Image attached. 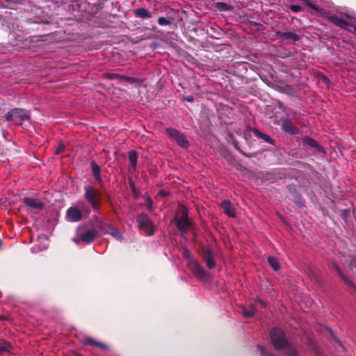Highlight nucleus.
<instances>
[{
    "mask_svg": "<svg viewBox=\"0 0 356 356\" xmlns=\"http://www.w3.org/2000/svg\"><path fill=\"white\" fill-rule=\"evenodd\" d=\"M129 160L131 167L135 168L137 165V154L135 151L131 150L129 152Z\"/></svg>",
    "mask_w": 356,
    "mask_h": 356,
    "instance_id": "obj_19",
    "label": "nucleus"
},
{
    "mask_svg": "<svg viewBox=\"0 0 356 356\" xmlns=\"http://www.w3.org/2000/svg\"><path fill=\"white\" fill-rule=\"evenodd\" d=\"M268 261L270 266L275 270H278L280 268V265L278 261L273 257H268Z\"/></svg>",
    "mask_w": 356,
    "mask_h": 356,
    "instance_id": "obj_23",
    "label": "nucleus"
},
{
    "mask_svg": "<svg viewBox=\"0 0 356 356\" xmlns=\"http://www.w3.org/2000/svg\"><path fill=\"white\" fill-rule=\"evenodd\" d=\"M302 4L307 7L308 10L312 13H316L320 12V8L311 3L309 0H302Z\"/></svg>",
    "mask_w": 356,
    "mask_h": 356,
    "instance_id": "obj_15",
    "label": "nucleus"
},
{
    "mask_svg": "<svg viewBox=\"0 0 356 356\" xmlns=\"http://www.w3.org/2000/svg\"><path fill=\"white\" fill-rule=\"evenodd\" d=\"M336 270L338 271L339 274L341 275L340 270L337 266H336Z\"/></svg>",
    "mask_w": 356,
    "mask_h": 356,
    "instance_id": "obj_41",
    "label": "nucleus"
},
{
    "mask_svg": "<svg viewBox=\"0 0 356 356\" xmlns=\"http://www.w3.org/2000/svg\"><path fill=\"white\" fill-rule=\"evenodd\" d=\"M91 165H92V173H93L95 179H99V172H100L99 167L94 162H92Z\"/></svg>",
    "mask_w": 356,
    "mask_h": 356,
    "instance_id": "obj_28",
    "label": "nucleus"
},
{
    "mask_svg": "<svg viewBox=\"0 0 356 356\" xmlns=\"http://www.w3.org/2000/svg\"><path fill=\"white\" fill-rule=\"evenodd\" d=\"M287 356H298V355H297L296 351L293 348L289 347V348H287Z\"/></svg>",
    "mask_w": 356,
    "mask_h": 356,
    "instance_id": "obj_33",
    "label": "nucleus"
},
{
    "mask_svg": "<svg viewBox=\"0 0 356 356\" xmlns=\"http://www.w3.org/2000/svg\"><path fill=\"white\" fill-rule=\"evenodd\" d=\"M10 344L4 340H0V353L9 351Z\"/></svg>",
    "mask_w": 356,
    "mask_h": 356,
    "instance_id": "obj_29",
    "label": "nucleus"
},
{
    "mask_svg": "<svg viewBox=\"0 0 356 356\" xmlns=\"http://www.w3.org/2000/svg\"><path fill=\"white\" fill-rule=\"evenodd\" d=\"M29 118V112L24 109L20 108L12 109L6 115V120L15 124H19L21 121L28 120Z\"/></svg>",
    "mask_w": 356,
    "mask_h": 356,
    "instance_id": "obj_3",
    "label": "nucleus"
},
{
    "mask_svg": "<svg viewBox=\"0 0 356 356\" xmlns=\"http://www.w3.org/2000/svg\"><path fill=\"white\" fill-rule=\"evenodd\" d=\"M175 141L178 143L179 145H180L183 147H188V143L186 137L181 134H180L179 135V136L177 137V138Z\"/></svg>",
    "mask_w": 356,
    "mask_h": 356,
    "instance_id": "obj_21",
    "label": "nucleus"
},
{
    "mask_svg": "<svg viewBox=\"0 0 356 356\" xmlns=\"http://www.w3.org/2000/svg\"><path fill=\"white\" fill-rule=\"evenodd\" d=\"M258 348H259L260 350V352H261V356H273V355L271 354H268L265 348L262 346H258Z\"/></svg>",
    "mask_w": 356,
    "mask_h": 356,
    "instance_id": "obj_34",
    "label": "nucleus"
},
{
    "mask_svg": "<svg viewBox=\"0 0 356 356\" xmlns=\"http://www.w3.org/2000/svg\"><path fill=\"white\" fill-rule=\"evenodd\" d=\"M167 133L169 137L174 140H176L177 137L180 134V133L178 131L174 129H168Z\"/></svg>",
    "mask_w": 356,
    "mask_h": 356,
    "instance_id": "obj_26",
    "label": "nucleus"
},
{
    "mask_svg": "<svg viewBox=\"0 0 356 356\" xmlns=\"http://www.w3.org/2000/svg\"><path fill=\"white\" fill-rule=\"evenodd\" d=\"M304 143L312 147H318V142L311 138L305 137L303 140Z\"/></svg>",
    "mask_w": 356,
    "mask_h": 356,
    "instance_id": "obj_22",
    "label": "nucleus"
},
{
    "mask_svg": "<svg viewBox=\"0 0 356 356\" xmlns=\"http://www.w3.org/2000/svg\"><path fill=\"white\" fill-rule=\"evenodd\" d=\"M144 198H145V202H146V204L147 205V208L149 209H152V201L150 199V197L147 196V197H145Z\"/></svg>",
    "mask_w": 356,
    "mask_h": 356,
    "instance_id": "obj_35",
    "label": "nucleus"
},
{
    "mask_svg": "<svg viewBox=\"0 0 356 356\" xmlns=\"http://www.w3.org/2000/svg\"><path fill=\"white\" fill-rule=\"evenodd\" d=\"M216 8L220 11H228L231 10V7L229 6L222 2L216 3Z\"/></svg>",
    "mask_w": 356,
    "mask_h": 356,
    "instance_id": "obj_24",
    "label": "nucleus"
},
{
    "mask_svg": "<svg viewBox=\"0 0 356 356\" xmlns=\"http://www.w3.org/2000/svg\"><path fill=\"white\" fill-rule=\"evenodd\" d=\"M85 343L88 344V345H92V346H100L101 348H102L104 349H106L107 348L106 345L101 343L92 338H86L85 339Z\"/></svg>",
    "mask_w": 356,
    "mask_h": 356,
    "instance_id": "obj_20",
    "label": "nucleus"
},
{
    "mask_svg": "<svg viewBox=\"0 0 356 356\" xmlns=\"http://www.w3.org/2000/svg\"><path fill=\"white\" fill-rule=\"evenodd\" d=\"M343 280H344V281L346 282V284H352V282H350V280H348V278H346V277H343Z\"/></svg>",
    "mask_w": 356,
    "mask_h": 356,
    "instance_id": "obj_38",
    "label": "nucleus"
},
{
    "mask_svg": "<svg viewBox=\"0 0 356 356\" xmlns=\"http://www.w3.org/2000/svg\"><path fill=\"white\" fill-rule=\"evenodd\" d=\"M259 302L261 305H262L263 306H265V303L263 300H259Z\"/></svg>",
    "mask_w": 356,
    "mask_h": 356,
    "instance_id": "obj_39",
    "label": "nucleus"
},
{
    "mask_svg": "<svg viewBox=\"0 0 356 356\" xmlns=\"http://www.w3.org/2000/svg\"><path fill=\"white\" fill-rule=\"evenodd\" d=\"M108 234H111L115 239L120 241L122 238L121 234L119 231L115 228H112L108 231Z\"/></svg>",
    "mask_w": 356,
    "mask_h": 356,
    "instance_id": "obj_27",
    "label": "nucleus"
},
{
    "mask_svg": "<svg viewBox=\"0 0 356 356\" xmlns=\"http://www.w3.org/2000/svg\"><path fill=\"white\" fill-rule=\"evenodd\" d=\"M167 133L169 137L174 140H176L177 137L180 134V133L178 131L174 129H168Z\"/></svg>",
    "mask_w": 356,
    "mask_h": 356,
    "instance_id": "obj_25",
    "label": "nucleus"
},
{
    "mask_svg": "<svg viewBox=\"0 0 356 356\" xmlns=\"http://www.w3.org/2000/svg\"><path fill=\"white\" fill-rule=\"evenodd\" d=\"M65 149V145L63 143H60L58 144V147L55 149V154H58L63 152Z\"/></svg>",
    "mask_w": 356,
    "mask_h": 356,
    "instance_id": "obj_32",
    "label": "nucleus"
},
{
    "mask_svg": "<svg viewBox=\"0 0 356 356\" xmlns=\"http://www.w3.org/2000/svg\"><path fill=\"white\" fill-rule=\"evenodd\" d=\"M252 132L258 138H261L268 143L274 144L273 140L268 135L261 133L257 129H253Z\"/></svg>",
    "mask_w": 356,
    "mask_h": 356,
    "instance_id": "obj_13",
    "label": "nucleus"
},
{
    "mask_svg": "<svg viewBox=\"0 0 356 356\" xmlns=\"http://www.w3.org/2000/svg\"><path fill=\"white\" fill-rule=\"evenodd\" d=\"M23 202L29 212L38 213L43 209L44 204L32 197H24Z\"/></svg>",
    "mask_w": 356,
    "mask_h": 356,
    "instance_id": "obj_4",
    "label": "nucleus"
},
{
    "mask_svg": "<svg viewBox=\"0 0 356 356\" xmlns=\"http://www.w3.org/2000/svg\"><path fill=\"white\" fill-rule=\"evenodd\" d=\"M191 268L193 272L194 275L200 280L206 281L207 275L204 270V269L200 266V265L196 262L193 261L191 263Z\"/></svg>",
    "mask_w": 356,
    "mask_h": 356,
    "instance_id": "obj_9",
    "label": "nucleus"
},
{
    "mask_svg": "<svg viewBox=\"0 0 356 356\" xmlns=\"http://www.w3.org/2000/svg\"><path fill=\"white\" fill-rule=\"evenodd\" d=\"M95 236L96 232L95 230H89L82 234L80 238H74L72 240L76 244H79L80 243H90L94 241Z\"/></svg>",
    "mask_w": 356,
    "mask_h": 356,
    "instance_id": "obj_7",
    "label": "nucleus"
},
{
    "mask_svg": "<svg viewBox=\"0 0 356 356\" xmlns=\"http://www.w3.org/2000/svg\"><path fill=\"white\" fill-rule=\"evenodd\" d=\"M125 79L128 81H131L132 79L129 77H125Z\"/></svg>",
    "mask_w": 356,
    "mask_h": 356,
    "instance_id": "obj_40",
    "label": "nucleus"
},
{
    "mask_svg": "<svg viewBox=\"0 0 356 356\" xmlns=\"http://www.w3.org/2000/svg\"><path fill=\"white\" fill-rule=\"evenodd\" d=\"M158 23L159 25L165 26V25H169L170 24V21L168 20L166 18L163 17H161L158 19Z\"/></svg>",
    "mask_w": 356,
    "mask_h": 356,
    "instance_id": "obj_30",
    "label": "nucleus"
},
{
    "mask_svg": "<svg viewBox=\"0 0 356 356\" xmlns=\"http://www.w3.org/2000/svg\"><path fill=\"white\" fill-rule=\"evenodd\" d=\"M134 13L136 16L145 19L152 17L151 13L145 8H139L134 10Z\"/></svg>",
    "mask_w": 356,
    "mask_h": 356,
    "instance_id": "obj_14",
    "label": "nucleus"
},
{
    "mask_svg": "<svg viewBox=\"0 0 356 356\" xmlns=\"http://www.w3.org/2000/svg\"><path fill=\"white\" fill-rule=\"evenodd\" d=\"M242 309H243V311H242L243 316L244 317H251L256 312V309L253 304H251L250 305L249 308L243 307Z\"/></svg>",
    "mask_w": 356,
    "mask_h": 356,
    "instance_id": "obj_18",
    "label": "nucleus"
},
{
    "mask_svg": "<svg viewBox=\"0 0 356 356\" xmlns=\"http://www.w3.org/2000/svg\"><path fill=\"white\" fill-rule=\"evenodd\" d=\"M282 128L285 132L292 135L299 133L298 129L294 127L293 123L288 120H284L282 121Z\"/></svg>",
    "mask_w": 356,
    "mask_h": 356,
    "instance_id": "obj_11",
    "label": "nucleus"
},
{
    "mask_svg": "<svg viewBox=\"0 0 356 356\" xmlns=\"http://www.w3.org/2000/svg\"><path fill=\"white\" fill-rule=\"evenodd\" d=\"M137 221L139 224L140 228H147L149 229H152V223L146 215L143 213L139 214L137 218Z\"/></svg>",
    "mask_w": 356,
    "mask_h": 356,
    "instance_id": "obj_12",
    "label": "nucleus"
},
{
    "mask_svg": "<svg viewBox=\"0 0 356 356\" xmlns=\"http://www.w3.org/2000/svg\"><path fill=\"white\" fill-rule=\"evenodd\" d=\"M177 227L179 231L184 232L190 227V222L185 208L181 209V216L176 218Z\"/></svg>",
    "mask_w": 356,
    "mask_h": 356,
    "instance_id": "obj_5",
    "label": "nucleus"
},
{
    "mask_svg": "<svg viewBox=\"0 0 356 356\" xmlns=\"http://www.w3.org/2000/svg\"><path fill=\"white\" fill-rule=\"evenodd\" d=\"M350 268L353 270L356 268V258H353L349 263Z\"/></svg>",
    "mask_w": 356,
    "mask_h": 356,
    "instance_id": "obj_37",
    "label": "nucleus"
},
{
    "mask_svg": "<svg viewBox=\"0 0 356 356\" xmlns=\"http://www.w3.org/2000/svg\"><path fill=\"white\" fill-rule=\"evenodd\" d=\"M84 197L86 200L91 205L94 210L99 209L100 193L94 187L87 186L84 188Z\"/></svg>",
    "mask_w": 356,
    "mask_h": 356,
    "instance_id": "obj_1",
    "label": "nucleus"
},
{
    "mask_svg": "<svg viewBox=\"0 0 356 356\" xmlns=\"http://www.w3.org/2000/svg\"><path fill=\"white\" fill-rule=\"evenodd\" d=\"M220 207L224 213L231 218H234L236 216V208L229 200H224Z\"/></svg>",
    "mask_w": 356,
    "mask_h": 356,
    "instance_id": "obj_10",
    "label": "nucleus"
},
{
    "mask_svg": "<svg viewBox=\"0 0 356 356\" xmlns=\"http://www.w3.org/2000/svg\"><path fill=\"white\" fill-rule=\"evenodd\" d=\"M38 241L42 244L39 247H33L34 252L42 251L47 248V238L45 236H40L38 238Z\"/></svg>",
    "mask_w": 356,
    "mask_h": 356,
    "instance_id": "obj_17",
    "label": "nucleus"
},
{
    "mask_svg": "<svg viewBox=\"0 0 356 356\" xmlns=\"http://www.w3.org/2000/svg\"><path fill=\"white\" fill-rule=\"evenodd\" d=\"M291 10L293 12V13H298L299 11L301 10V8L300 6H298V5H293V6H291Z\"/></svg>",
    "mask_w": 356,
    "mask_h": 356,
    "instance_id": "obj_36",
    "label": "nucleus"
},
{
    "mask_svg": "<svg viewBox=\"0 0 356 356\" xmlns=\"http://www.w3.org/2000/svg\"><path fill=\"white\" fill-rule=\"evenodd\" d=\"M186 100L188 102H192L193 101V98H187Z\"/></svg>",
    "mask_w": 356,
    "mask_h": 356,
    "instance_id": "obj_42",
    "label": "nucleus"
},
{
    "mask_svg": "<svg viewBox=\"0 0 356 356\" xmlns=\"http://www.w3.org/2000/svg\"><path fill=\"white\" fill-rule=\"evenodd\" d=\"M67 218L70 222H78L82 218V213L76 207H70L67 211Z\"/></svg>",
    "mask_w": 356,
    "mask_h": 356,
    "instance_id": "obj_8",
    "label": "nucleus"
},
{
    "mask_svg": "<svg viewBox=\"0 0 356 356\" xmlns=\"http://www.w3.org/2000/svg\"><path fill=\"white\" fill-rule=\"evenodd\" d=\"M270 338L274 347L277 350L282 349L287 345L284 334L280 329H273L270 332Z\"/></svg>",
    "mask_w": 356,
    "mask_h": 356,
    "instance_id": "obj_2",
    "label": "nucleus"
},
{
    "mask_svg": "<svg viewBox=\"0 0 356 356\" xmlns=\"http://www.w3.org/2000/svg\"><path fill=\"white\" fill-rule=\"evenodd\" d=\"M206 263L209 268H213L216 265L214 260L210 257L207 259Z\"/></svg>",
    "mask_w": 356,
    "mask_h": 356,
    "instance_id": "obj_31",
    "label": "nucleus"
},
{
    "mask_svg": "<svg viewBox=\"0 0 356 356\" xmlns=\"http://www.w3.org/2000/svg\"><path fill=\"white\" fill-rule=\"evenodd\" d=\"M281 36L283 39L296 42L300 40V37L292 32H283L281 34Z\"/></svg>",
    "mask_w": 356,
    "mask_h": 356,
    "instance_id": "obj_16",
    "label": "nucleus"
},
{
    "mask_svg": "<svg viewBox=\"0 0 356 356\" xmlns=\"http://www.w3.org/2000/svg\"><path fill=\"white\" fill-rule=\"evenodd\" d=\"M159 193H160L161 195H165V193H164V192H163V191H161Z\"/></svg>",
    "mask_w": 356,
    "mask_h": 356,
    "instance_id": "obj_43",
    "label": "nucleus"
},
{
    "mask_svg": "<svg viewBox=\"0 0 356 356\" xmlns=\"http://www.w3.org/2000/svg\"><path fill=\"white\" fill-rule=\"evenodd\" d=\"M329 19L330 22H332L333 24H336L338 26H340L343 29H346L349 30L350 31L355 33L356 34V26L351 25L349 22H348L346 20L343 19L341 17L339 16H330L329 17Z\"/></svg>",
    "mask_w": 356,
    "mask_h": 356,
    "instance_id": "obj_6",
    "label": "nucleus"
}]
</instances>
